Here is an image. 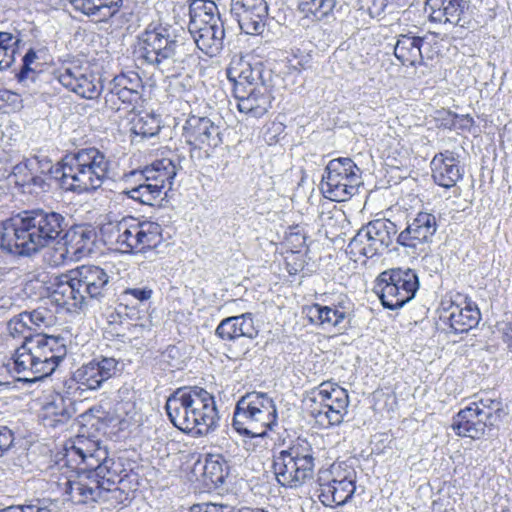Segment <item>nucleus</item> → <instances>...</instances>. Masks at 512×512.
Returning <instances> with one entry per match:
<instances>
[{
	"instance_id": "nucleus-1",
	"label": "nucleus",
	"mask_w": 512,
	"mask_h": 512,
	"mask_svg": "<svg viewBox=\"0 0 512 512\" xmlns=\"http://www.w3.org/2000/svg\"><path fill=\"white\" fill-rule=\"evenodd\" d=\"M67 461H77L82 472L77 480L68 481L67 493L77 503L89 501L107 500L109 494L117 498L122 491L117 487L121 481L120 465H116L113 459L108 458L107 451L101 448L95 441L84 436H78L75 440L66 444Z\"/></svg>"
},
{
	"instance_id": "nucleus-2",
	"label": "nucleus",
	"mask_w": 512,
	"mask_h": 512,
	"mask_svg": "<svg viewBox=\"0 0 512 512\" xmlns=\"http://www.w3.org/2000/svg\"><path fill=\"white\" fill-rule=\"evenodd\" d=\"M165 410L174 427L196 436L209 434L219 419L214 396L198 386L176 389L167 398Z\"/></svg>"
},
{
	"instance_id": "nucleus-3",
	"label": "nucleus",
	"mask_w": 512,
	"mask_h": 512,
	"mask_svg": "<svg viewBox=\"0 0 512 512\" xmlns=\"http://www.w3.org/2000/svg\"><path fill=\"white\" fill-rule=\"evenodd\" d=\"M111 162L96 147L81 148L66 154L49 172L62 188L77 194L97 190L108 178Z\"/></svg>"
},
{
	"instance_id": "nucleus-4",
	"label": "nucleus",
	"mask_w": 512,
	"mask_h": 512,
	"mask_svg": "<svg viewBox=\"0 0 512 512\" xmlns=\"http://www.w3.org/2000/svg\"><path fill=\"white\" fill-rule=\"evenodd\" d=\"M66 355L67 345L63 336L36 333L34 337H26L7 364V369L24 374L18 380L34 382L51 375Z\"/></svg>"
},
{
	"instance_id": "nucleus-5",
	"label": "nucleus",
	"mask_w": 512,
	"mask_h": 512,
	"mask_svg": "<svg viewBox=\"0 0 512 512\" xmlns=\"http://www.w3.org/2000/svg\"><path fill=\"white\" fill-rule=\"evenodd\" d=\"M110 275L97 265H81L55 278L51 298L68 311L82 309L90 300L101 301L110 289Z\"/></svg>"
},
{
	"instance_id": "nucleus-6",
	"label": "nucleus",
	"mask_w": 512,
	"mask_h": 512,
	"mask_svg": "<svg viewBox=\"0 0 512 512\" xmlns=\"http://www.w3.org/2000/svg\"><path fill=\"white\" fill-rule=\"evenodd\" d=\"M180 46L172 26L152 22L138 35L135 54L167 77H175L184 69Z\"/></svg>"
},
{
	"instance_id": "nucleus-7",
	"label": "nucleus",
	"mask_w": 512,
	"mask_h": 512,
	"mask_svg": "<svg viewBox=\"0 0 512 512\" xmlns=\"http://www.w3.org/2000/svg\"><path fill=\"white\" fill-rule=\"evenodd\" d=\"M272 468L281 486L301 487L314 474L315 451L312 443L307 438L297 437L286 448L273 451Z\"/></svg>"
},
{
	"instance_id": "nucleus-8",
	"label": "nucleus",
	"mask_w": 512,
	"mask_h": 512,
	"mask_svg": "<svg viewBox=\"0 0 512 512\" xmlns=\"http://www.w3.org/2000/svg\"><path fill=\"white\" fill-rule=\"evenodd\" d=\"M277 408L274 400L264 392H249L242 396L234 409L232 426L252 438H264L277 425Z\"/></svg>"
},
{
	"instance_id": "nucleus-9",
	"label": "nucleus",
	"mask_w": 512,
	"mask_h": 512,
	"mask_svg": "<svg viewBox=\"0 0 512 512\" xmlns=\"http://www.w3.org/2000/svg\"><path fill=\"white\" fill-rule=\"evenodd\" d=\"M176 175L177 167L171 159L156 160L143 170H134L127 175L126 182L135 179L137 184L122 193L143 205L155 206L167 197Z\"/></svg>"
},
{
	"instance_id": "nucleus-10",
	"label": "nucleus",
	"mask_w": 512,
	"mask_h": 512,
	"mask_svg": "<svg viewBox=\"0 0 512 512\" xmlns=\"http://www.w3.org/2000/svg\"><path fill=\"white\" fill-rule=\"evenodd\" d=\"M24 256L37 253L55 241L67 226L65 217L52 210L33 209L16 215Z\"/></svg>"
},
{
	"instance_id": "nucleus-11",
	"label": "nucleus",
	"mask_w": 512,
	"mask_h": 512,
	"mask_svg": "<svg viewBox=\"0 0 512 512\" xmlns=\"http://www.w3.org/2000/svg\"><path fill=\"white\" fill-rule=\"evenodd\" d=\"M106 243L115 245L127 254L145 253L156 249L163 241L162 229L158 223L139 221L135 218H123L109 223L102 229Z\"/></svg>"
},
{
	"instance_id": "nucleus-12",
	"label": "nucleus",
	"mask_w": 512,
	"mask_h": 512,
	"mask_svg": "<svg viewBox=\"0 0 512 512\" xmlns=\"http://www.w3.org/2000/svg\"><path fill=\"white\" fill-rule=\"evenodd\" d=\"M419 289L417 273L410 268H392L377 277L375 292L382 305L390 310L402 308Z\"/></svg>"
},
{
	"instance_id": "nucleus-13",
	"label": "nucleus",
	"mask_w": 512,
	"mask_h": 512,
	"mask_svg": "<svg viewBox=\"0 0 512 512\" xmlns=\"http://www.w3.org/2000/svg\"><path fill=\"white\" fill-rule=\"evenodd\" d=\"M360 184V168L351 158L340 157L328 162L320 188L325 198L343 202L357 193Z\"/></svg>"
},
{
	"instance_id": "nucleus-14",
	"label": "nucleus",
	"mask_w": 512,
	"mask_h": 512,
	"mask_svg": "<svg viewBox=\"0 0 512 512\" xmlns=\"http://www.w3.org/2000/svg\"><path fill=\"white\" fill-rule=\"evenodd\" d=\"M356 490V472L346 462L333 464L327 478H319L320 502L328 507L346 504Z\"/></svg>"
},
{
	"instance_id": "nucleus-15",
	"label": "nucleus",
	"mask_w": 512,
	"mask_h": 512,
	"mask_svg": "<svg viewBox=\"0 0 512 512\" xmlns=\"http://www.w3.org/2000/svg\"><path fill=\"white\" fill-rule=\"evenodd\" d=\"M55 76L65 88L86 99L97 98L103 90L101 78L87 62L70 61L59 68Z\"/></svg>"
},
{
	"instance_id": "nucleus-16",
	"label": "nucleus",
	"mask_w": 512,
	"mask_h": 512,
	"mask_svg": "<svg viewBox=\"0 0 512 512\" xmlns=\"http://www.w3.org/2000/svg\"><path fill=\"white\" fill-rule=\"evenodd\" d=\"M216 335L233 344L240 343L237 357L247 354L258 335L252 313H244L223 319L215 330Z\"/></svg>"
},
{
	"instance_id": "nucleus-17",
	"label": "nucleus",
	"mask_w": 512,
	"mask_h": 512,
	"mask_svg": "<svg viewBox=\"0 0 512 512\" xmlns=\"http://www.w3.org/2000/svg\"><path fill=\"white\" fill-rule=\"evenodd\" d=\"M183 137L196 149H215L223 143L222 130L208 117L192 115L183 126Z\"/></svg>"
},
{
	"instance_id": "nucleus-18",
	"label": "nucleus",
	"mask_w": 512,
	"mask_h": 512,
	"mask_svg": "<svg viewBox=\"0 0 512 512\" xmlns=\"http://www.w3.org/2000/svg\"><path fill=\"white\" fill-rule=\"evenodd\" d=\"M433 22L470 28L474 18L470 0H428Z\"/></svg>"
},
{
	"instance_id": "nucleus-19",
	"label": "nucleus",
	"mask_w": 512,
	"mask_h": 512,
	"mask_svg": "<svg viewBox=\"0 0 512 512\" xmlns=\"http://www.w3.org/2000/svg\"><path fill=\"white\" fill-rule=\"evenodd\" d=\"M231 13L245 34L259 35L265 29L268 4L266 0H232Z\"/></svg>"
},
{
	"instance_id": "nucleus-20",
	"label": "nucleus",
	"mask_w": 512,
	"mask_h": 512,
	"mask_svg": "<svg viewBox=\"0 0 512 512\" xmlns=\"http://www.w3.org/2000/svg\"><path fill=\"white\" fill-rule=\"evenodd\" d=\"M119 366L120 362L114 357L98 356L80 366L76 378L89 391L98 390L121 370Z\"/></svg>"
},
{
	"instance_id": "nucleus-21",
	"label": "nucleus",
	"mask_w": 512,
	"mask_h": 512,
	"mask_svg": "<svg viewBox=\"0 0 512 512\" xmlns=\"http://www.w3.org/2000/svg\"><path fill=\"white\" fill-rule=\"evenodd\" d=\"M233 95L237 101L238 111L256 119L263 117L269 111L274 99L264 83L245 90L242 87L233 89Z\"/></svg>"
},
{
	"instance_id": "nucleus-22",
	"label": "nucleus",
	"mask_w": 512,
	"mask_h": 512,
	"mask_svg": "<svg viewBox=\"0 0 512 512\" xmlns=\"http://www.w3.org/2000/svg\"><path fill=\"white\" fill-rule=\"evenodd\" d=\"M437 228L438 224L434 214L419 212L398 235L397 243L405 247H415L417 243L429 242Z\"/></svg>"
},
{
	"instance_id": "nucleus-23",
	"label": "nucleus",
	"mask_w": 512,
	"mask_h": 512,
	"mask_svg": "<svg viewBox=\"0 0 512 512\" xmlns=\"http://www.w3.org/2000/svg\"><path fill=\"white\" fill-rule=\"evenodd\" d=\"M432 177L436 184L451 188L463 177L458 156L450 150L436 154L431 161Z\"/></svg>"
},
{
	"instance_id": "nucleus-24",
	"label": "nucleus",
	"mask_w": 512,
	"mask_h": 512,
	"mask_svg": "<svg viewBox=\"0 0 512 512\" xmlns=\"http://www.w3.org/2000/svg\"><path fill=\"white\" fill-rule=\"evenodd\" d=\"M351 310V302L347 298H341L332 305L312 304L305 309L312 324L325 327H339L348 317Z\"/></svg>"
},
{
	"instance_id": "nucleus-25",
	"label": "nucleus",
	"mask_w": 512,
	"mask_h": 512,
	"mask_svg": "<svg viewBox=\"0 0 512 512\" xmlns=\"http://www.w3.org/2000/svg\"><path fill=\"white\" fill-rule=\"evenodd\" d=\"M227 78L233 82V89L240 87L243 90L254 88L260 83H264L263 64L256 62L253 65L243 59L234 60L227 68Z\"/></svg>"
},
{
	"instance_id": "nucleus-26",
	"label": "nucleus",
	"mask_w": 512,
	"mask_h": 512,
	"mask_svg": "<svg viewBox=\"0 0 512 512\" xmlns=\"http://www.w3.org/2000/svg\"><path fill=\"white\" fill-rule=\"evenodd\" d=\"M96 231L91 225H75L65 233L66 252L76 260L94 251Z\"/></svg>"
},
{
	"instance_id": "nucleus-27",
	"label": "nucleus",
	"mask_w": 512,
	"mask_h": 512,
	"mask_svg": "<svg viewBox=\"0 0 512 512\" xmlns=\"http://www.w3.org/2000/svg\"><path fill=\"white\" fill-rule=\"evenodd\" d=\"M424 38L414 32H407L396 36L394 44V56L404 66H416L422 64L423 55L421 48Z\"/></svg>"
},
{
	"instance_id": "nucleus-28",
	"label": "nucleus",
	"mask_w": 512,
	"mask_h": 512,
	"mask_svg": "<svg viewBox=\"0 0 512 512\" xmlns=\"http://www.w3.org/2000/svg\"><path fill=\"white\" fill-rule=\"evenodd\" d=\"M451 427L456 435L472 439H479L488 428L472 403L453 417Z\"/></svg>"
},
{
	"instance_id": "nucleus-29",
	"label": "nucleus",
	"mask_w": 512,
	"mask_h": 512,
	"mask_svg": "<svg viewBox=\"0 0 512 512\" xmlns=\"http://www.w3.org/2000/svg\"><path fill=\"white\" fill-rule=\"evenodd\" d=\"M70 3L75 10L94 21L104 22L119 12L123 0H70Z\"/></svg>"
},
{
	"instance_id": "nucleus-30",
	"label": "nucleus",
	"mask_w": 512,
	"mask_h": 512,
	"mask_svg": "<svg viewBox=\"0 0 512 512\" xmlns=\"http://www.w3.org/2000/svg\"><path fill=\"white\" fill-rule=\"evenodd\" d=\"M448 312L445 319L455 334L468 332L478 325L481 318L479 309L471 303L466 304L465 307L451 305Z\"/></svg>"
},
{
	"instance_id": "nucleus-31",
	"label": "nucleus",
	"mask_w": 512,
	"mask_h": 512,
	"mask_svg": "<svg viewBox=\"0 0 512 512\" xmlns=\"http://www.w3.org/2000/svg\"><path fill=\"white\" fill-rule=\"evenodd\" d=\"M197 48L209 57H215L224 48L225 27L217 24L197 33H190Z\"/></svg>"
},
{
	"instance_id": "nucleus-32",
	"label": "nucleus",
	"mask_w": 512,
	"mask_h": 512,
	"mask_svg": "<svg viewBox=\"0 0 512 512\" xmlns=\"http://www.w3.org/2000/svg\"><path fill=\"white\" fill-rule=\"evenodd\" d=\"M373 243L374 239H372L365 226H362L350 240L346 253L355 262L361 261L364 263L366 259L383 253L379 246L373 245Z\"/></svg>"
},
{
	"instance_id": "nucleus-33",
	"label": "nucleus",
	"mask_w": 512,
	"mask_h": 512,
	"mask_svg": "<svg viewBox=\"0 0 512 512\" xmlns=\"http://www.w3.org/2000/svg\"><path fill=\"white\" fill-rule=\"evenodd\" d=\"M142 99V93L138 90L124 89L122 87L107 86L104 96L105 107L113 112L121 109L134 110Z\"/></svg>"
},
{
	"instance_id": "nucleus-34",
	"label": "nucleus",
	"mask_w": 512,
	"mask_h": 512,
	"mask_svg": "<svg viewBox=\"0 0 512 512\" xmlns=\"http://www.w3.org/2000/svg\"><path fill=\"white\" fill-rule=\"evenodd\" d=\"M313 402L315 404H333L336 408L348 407L349 397L347 391L330 382L321 383L313 391Z\"/></svg>"
},
{
	"instance_id": "nucleus-35",
	"label": "nucleus",
	"mask_w": 512,
	"mask_h": 512,
	"mask_svg": "<svg viewBox=\"0 0 512 512\" xmlns=\"http://www.w3.org/2000/svg\"><path fill=\"white\" fill-rule=\"evenodd\" d=\"M228 466L221 454H208L202 465V476L207 486L222 485L227 476Z\"/></svg>"
},
{
	"instance_id": "nucleus-36",
	"label": "nucleus",
	"mask_w": 512,
	"mask_h": 512,
	"mask_svg": "<svg viewBox=\"0 0 512 512\" xmlns=\"http://www.w3.org/2000/svg\"><path fill=\"white\" fill-rule=\"evenodd\" d=\"M364 226L374 239L373 245L379 246L382 252L389 248L398 232L396 224L388 219H376Z\"/></svg>"
},
{
	"instance_id": "nucleus-37",
	"label": "nucleus",
	"mask_w": 512,
	"mask_h": 512,
	"mask_svg": "<svg viewBox=\"0 0 512 512\" xmlns=\"http://www.w3.org/2000/svg\"><path fill=\"white\" fill-rule=\"evenodd\" d=\"M16 216L0 223V249L10 254L24 256Z\"/></svg>"
},
{
	"instance_id": "nucleus-38",
	"label": "nucleus",
	"mask_w": 512,
	"mask_h": 512,
	"mask_svg": "<svg viewBox=\"0 0 512 512\" xmlns=\"http://www.w3.org/2000/svg\"><path fill=\"white\" fill-rule=\"evenodd\" d=\"M472 404L487 427L496 426L506 415L504 404L500 399L485 396L472 402Z\"/></svg>"
},
{
	"instance_id": "nucleus-39",
	"label": "nucleus",
	"mask_w": 512,
	"mask_h": 512,
	"mask_svg": "<svg viewBox=\"0 0 512 512\" xmlns=\"http://www.w3.org/2000/svg\"><path fill=\"white\" fill-rule=\"evenodd\" d=\"M347 408H336V405L333 404H315L311 409V415L319 425L328 428L343 422L344 416L347 414Z\"/></svg>"
},
{
	"instance_id": "nucleus-40",
	"label": "nucleus",
	"mask_w": 512,
	"mask_h": 512,
	"mask_svg": "<svg viewBox=\"0 0 512 512\" xmlns=\"http://www.w3.org/2000/svg\"><path fill=\"white\" fill-rule=\"evenodd\" d=\"M221 16L218 6L212 0H192L189 4V23L201 25L203 21H214Z\"/></svg>"
},
{
	"instance_id": "nucleus-41",
	"label": "nucleus",
	"mask_w": 512,
	"mask_h": 512,
	"mask_svg": "<svg viewBox=\"0 0 512 512\" xmlns=\"http://www.w3.org/2000/svg\"><path fill=\"white\" fill-rule=\"evenodd\" d=\"M20 42V33L18 31H16V33L0 32V71L6 70L12 66Z\"/></svg>"
},
{
	"instance_id": "nucleus-42",
	"label": "nucleus",
	"mask_w": 512,
	"mask_h": 512,
	"mask_svg": "<svg viewBox=\"0 0 512 512\" xmlns=\"http://www.w3.org/2000/svg\"><path fill=\"white\" fill-rule=\"evenodd\" d=\"M46 415L53 416L55 423H64L75 413L73 401L66 400L61 393H56L52 401L45 405Z\"/></svg>"
},
{
	"instance_id": "nucleus-43",
	"label": "nucleus",
	"mask_w": 512,
	"mask_h": 512,
	"mask_svg": "<svg viewBox=\"0 0 512 512\" xmlns=\"http://www.w3.org/2000/svg\"><path fill=\"white\" fill-rule=\"evenodd\" d=\"M131 132L142 139L156 136L160 131V119L153 114L138 115L131 122Z\"/></svg>"
},
{
	"instance_id": "nucleus-44",
	"label": "nucleus",
	"mask_w": 512,
	"mask_h": 512,
	"mask_svg": "<svg viewBox=\"0 0 512 512\" xmlns=\"http://www.w3.org/2000/svg\"><path fill=\"white\" fill-rule=\"evenodd\" d=\"M336 0H299L298 8L306 17L321 20L333 11Z\"/></svg>"
},
{
	"instance_id": "nucleus-45",
	"label": "nucleus",
	"mask_w": 512,
	"mask_h": 512,
	"mask_svg": "<svg viewBox=\"0 0 512 512\" xmlns=\"http://www.w3.org/2000/svg\"><path fill=\"white\" fill-rule=\"evenodd\" d=\"M24 318L28 321L31 331L37 333L52 326L56 319L52 311L45 307L24 311Z\"/></svg>"
},
{
	"instance_id": "nucleus-46",
	"label": "nucleus",
	"mask_w": 512,
	"mask_h": 512,
	"mask_svg": "<svg viewBox=\"0 0 512 512\" xmlns=\"http://www.w3.org/2000/svg\"><path fill=\"white\" fill-rule=\"evenodd\" d=\"M113 87H122L124 89L138 90L142 93L143 83L138 73L128 71L115 76L109 83Z\"/></svg>"
},
{
	"instance_id": "nucleus-47",
	"label": "nucleus",
	"mask_w": 512,
	"mask_h": 512,
	"mask_svg": "<svg viewBox=\"0 0 512 512\" xmlns=\"http://www.w3.org/2000/svg\"><path fill=\"white\" fill-rule=\"evenodd\" d=\"M21 512H59V507L56 501L49 498H36L25 501L21 504Z\"/></svg>"
},
{
	"instance_id": "nucleus-48",
	"label": "nucleus",
	"mask_w": 512,
	"mask_h": 512,
	"mask_svg": "<svg viewBox=\"0 0 512 512\" xmlns=\"http://www.w3.org/2000/svg\"><path fill=\"white\" fill-rule=\"evenodd\" d=\"M84 391H88V388H85V386L80 385V381L76 378V371L73 373L72 377L69 379H66L63 382L62 390L59 392L62 395L65 396L66 400L73 401V404L77 399H79L82 396V393Z\"/></svg>"
},
{
	"instance_id": "nucleus-49",
	"label": "nucleus",
	"mask_w": 512,
	"mask_h": 512,
	"mask_svg": "<svg viewBox=\"0 0 512 512\" xmlns=\"http://www.w3.org/2000/svg\"><path fill=\"white\" fill-rule=\"evenodd\" d=\"M8 331L10 335L13 337L23 336L24 341H26V337H33L31 334V329L28 321L24 318V312L14 316L8 322Z\"/></svg>"
},
{
	"instance_id": "nucleus-50",
	"label": "nucleus",
	"mask_w": 512,
	"mask_h": 512,
	"mask_svg": "<svg viewBox=\"0 0 512 512\" xmlns=\"http://www.w3.org/2000/svg\"><path fill=\"white\" fill-rule=\"evenodd\" d=\"M37 59V54L34 49H29L22 59V66L19 72L17 73V78L19 82H24L28 79L32 81L35 80L36 71L32 68V64Z\"/></svg>"
},
{
	"instance_id": "nucleus-51",
	"label": "nucleus",
	"mask_w": 512,
	"mask_h": 512,
	"mask_svg": "<svg viewBox=\"0 0 512 512\" xmlns=\"http://www.w3.org/2000/svg\"><path fill=\"white\" fill-rule=\"evenodd\" d=\"M152 295L153 290L148 286L126 288L121 294L126 301L136 300L140 303L148 301Z\"/></svg>"
},
{
	"instance_id": "nucleus-52",
	"label": "nucleus",
	"mask_w": 512,
	"mask_h": 512,
	"mask_svg": "<svg viewBox=\"0 0 512 512\" xmlns=\"http://www.w3.org/2000/svg\"><path fill=\"white\" fill-rule=\"evenodd\" d=\"M14 433L6 426L0 427V457L4 456L14 445Z\"/></svg>"
},
{
	"instance_id": "nucleus-53",
	"label": "nucleus",
	"mask_w": 512,
	"mask_h": 512,
	"mask_svg": "<svg viewBox=\"0 0 512 512\" xmlns=\"http://www.w3.org/2000/svg\"><path fill=\"white\" fill-rule=\"evenodd\" d=\"M499 331L502 333V340L506 344L507 349L512 353V321L504 322Z\"/></svg>"
},
{
	"instance_id": "nucleus-54",
	"label": "nucleus",
	"mask_w": 512,
	"mask_h": 512,
	"mask_svg": "<svg viewBox=\"0 0 512 512\" xmlns=\"http://www.w3.org/2000/svg\"><path fill=\"white\" fill-rule=\"evenodd\" d=\"M217 24L219 26H224V21L222 20L221 16H217L215 22L213 21H203V23L201 25H196V24H188V30H189V33H197L200 32L201 30H205L207 29L208 27H214V25Z\"/></svg>"
},
{
	"instance_id": "nucleus-55",
	"label": "nucleus",
	"mask_w": 512,
	"mask_h": 512,
	"mask_svg": "<svg viewBox=\"0 0 512 512\" xmlns=\"http://www.w3.org/2000/svg\"><path fill=\"white\" fill-rule=\"evenodd\" d=\"M219 504L202 503L191 507V512H216Z\"/></svg>"
},
{
	"instance_id": "nucleus-56",
	"label": "nucleus",
	"mask_w": 512,
	"mask_h": 512,
	"mask_svg": "<svg viewBox=\"0 0 512 512\" xmlns=\"http://www.w3.org/2000/svg\"><path fill=\"white\" fill-rule=\"evenodd\" d=\"M17 95L6 90L0 89V111L5 109L6 103L12 98H16Z\"/></svg>"
},
{
	"instance_id": "nucleus-57",
	"label": "nucleus",
	"mask_w": 512,
	"mask_h": 512,
	"mask_svg": "<svg viewBox=\"0 0 512 512\" xmlns=\"http://www.w3.org/2000/svg\"><path fill=\"white\" fill-rule=\"evenodd\" d=\"M372 2V6H368L370 14L379 15L386 6L385 0H372Z\"/></svg>"
},
{
	"instance_id": "nucleus-58",
	"label": "nucleus",
	"mask_w": 512,
	"mask_h": 512,
	"mask_svg": "<svg viewBox=\"0 0 512 512\" xmlns=\"http://www.w3.org/2000/svg\"><path fill=\"white\" fill-rule=\"evenodd\" d=\"M179 351L175 346H170L167 348V350L164 352V357H175L176 354H178Z\"/></svg>"
},
{
	"instance_id": "nucleus-59",
	"label": "nucleus",
	"mask_w": 512,
	"mask_h": 512,
	"mask_svg": "<svg viewBox=\"0 0 512 512\" xmlns=\"http://www.w3.org/2000/svg\"><path fill=\"white\" fill-rule=\"evenodd\" d=\"M21 505H12L6 508L0 509V512H21Z\"/></svg>"
},
{
	"instance_id": "nucleus-60",
	"label": "nucleus",
	"mask_w": 512,
	"mask_h": 512,
	"mask_svg": "<svg viewBox=\"0 0 512 512\" xmlns=\"http://www.w3.org/2000/svg\"><path fill=\"white\" fill-rule=\"evenodd\" d=\"M216 512H233V508L229 505L219 504Z\"/></svg>"
},
{
	"instance_id": "nucleus-61",
	"label": "nucleus",
	"mask_w": 512,
	"mask_h": 512,
	"mask_svg": "<svg viewBox=\"0 0 512 512\" xmlns=\"http://www.w3.org/2000/svg\"><path fill=\"white\" fill-rule=\"evenodd\" d=\"M238 512H268V511H265L262 509H253V508H249V507H243V508L239 509Z\"/></svg>"
}]
</instances>
